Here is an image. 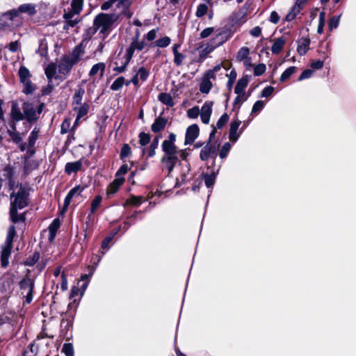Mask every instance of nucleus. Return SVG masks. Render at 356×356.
<instances>
[{
	"label": "nucleus",
	"instance_id": "f257e3e1",
	"mask_svg": "<svg viewBox=\"0 0 356 356\" xmlns=\"http://www.w3.org/2000/svg\"><path fill=\"white\" fill-rule=\"evenodd\" d=\"M10 191V217L13 222L17 223L19 221L24 222L25 216L24 213L18 214L17 211L22 209L29 204V188L22 184L13 189H8Z\"/></svg>",
	"mask_w": 356,
	"mask_h": 356
},
{
	"label": "nucleus",
	"instance_id": "f03ea898",
	"mask_svg": "<svg viewBox=\"0 0 356 356\" xmlns=\"http://www.w3.org/2000/svg\"><path fill=\"white\" fill-rule=\"evenodd\" d=\"M20 13H26L29 15H33L35 13V7L31 3H25L21 5L17 10H12L10 12L5 13L0 19V27L4 28L5 26H13V21H17V24L20 22L18 18Z\"/></svg>",
	"mask_w": 356,
	"mask_h": 356
},
{
	"label": "nucleus",
	"instance_id": "7ed1b4c3",
	"mask_svg": "<svg viewBox=\"0 0 356 356\" xmlns=\"http://www.w3.org/2000/svg\"><path fill=\"white\" fill-rule=\"evenodd\" d=\"M118 19L115 14L100 13L94 19V29L99 30L105 39L109 34L113 23Z\"/></svg>",
	"mask_w": 356,
	"mask_h": 356
},
{
	"label": "nucleus",
	"instance_id": "20e7f679",
	"mask_svg": "<svg viewBox=\"0 0 356 356\" xmlns=\"http://www.w3.org/2000/svg\"><path fill=\"white\" fill-rule=\"evenodd\" d=\"M138 37L139 33H138L136 34V39L132 41L129 47L127 49V53L124 54L123 57L121 58L122 59L123 64L120 67L118 66V68H116L120 72H124L125 70L126 67L128 65L129 62L130 61L131 58H132L135 50H142L145 47V42L139 41Z\"/></svg>",
	"mask_w": 356,
	"mask_h": 356
},
{
	"label": "nucleus",
	"instance_id": "39448f33",
	"mask_svg": "<svg viewBox=\"0 0 356 356\" xmlns=\"http://www.w3.org/2000/svg\"><path fill=\"white\" fill-rule=\"evenodd\" d=\"M83 5V0H72L71 3V10L64 14V18L70 26H75L79 22L78 15L81 11Z\"/></svg>",
	"mask_w": 356,
	"mask_h": 356
},
{
	"label": "nucleus",
	"instance_id": "423d86ee",
	"mask_svg": "<svg viewBox=\"0 0 356 356\" xmlns=\"http://www.w3.org/2000/svg\"><path fill=\"white\" fill-rule=\"evenodd\" d=\"M175 140L176 136L172 133L169 135L168 139L162 143V149L165 153L163 156H178V150L175 145Z\"/></svg>",
	"mask_w": 356,
	"mask_h": 356
},
{
	"label": "nucleus",
	"instance_id": "0eeeda50",
	"mask_svg": "<svg viewBox=\"0 0 356 356\" xmlns=\"http://www.w3.org/2000/svg\"><path fill=\"white\" fill-rule=\"evenodd\" d=\"M22 293L25 295L26 302L30 303L33 300V291L34 282L31 278L23 279L19 283Z\"/></svg>",
	"mask_w": 356,
	"mask_h": 356
},
{
	"label": "nucleus",
	"instance_id": "6e6552de",
	"mask_svg": "<svg viewBox=\"0 0 356 356\" xmlns=\"http://www.w3.org/2000/svg\"><path fill=\"white\" fill-rule=\"evenodd\" d=\"M3 171V175L7 181L6 184L7 189H13V187L17 186V184H20L15 179V170L13 166L8 165L4 167Z\"/></svg>",
	"mask_w": 356,
	"mask_h": 356
},
{
	"label": "nucleus",
	"instance_id": "1a4fd4ad",
	"mask_svg": "<svg viewBox=\"0 0 356 356\" xmlns=\"http://www.w3.org/2000/svg\"><path fill=\"white\" fill-rule=\"evenodd\" d=\"M42 106H40L39 111L37 113L35 111V107L33 104L29 102H24L23 104L22 109L24 111V118L29 122L34 121L38 118L40 113Z\"/></svg>",
	"mask_w": 356,
	"mask_h": 356
},
{
	"label": "nucleus",
	"instance_id": "9d476101",
	"mask_svg": "<svg viewBox=\"0 0 356 356\" xmlns=\"http://www.w3.org/2000/svg\"><path fill=\"white\" fill-rule=\"evenodd\" d=\"M215 79V74L213 71H208L202 79L200 90L202 93L207 94L211 89L213 84L211 79Z\"/></svg>",
	"mask_w": 356,
	"mask_h": 356
},
{
	"label": "nucleus",
	"instance_id": "9b49d317",
	"mask_svg": "<svg viewBox=\"0 0 356 356\" xmlns=\"http://www.w3.org/2000/svg\"><path fill=\"white\" fill-rule=\"evenodd\" d=\"M213 102L207 101L200 111L201 120L204 124H209L212 112Z\"/></svg>",
	"mask_w": 356,
	"mask_h": 356
},
{
	"label": "nucleus",
	"instance_id": "f8f14e48",
	"mask_svg": "<svg viewBox=\"0 0 356 356\" xmlns=\"http://www.w3.org/2000/svg\"><path fill=\"white\" fill-rule=\"evenodd\" d=\"M199 135V128L197 124H192L186 129L185 144H191Z\"/></svg>",
	"mask_w": 356,
	"mask_h": 356
},
{
	"label": "nucleus",
	"instance_id": "ddd939ff",
	"mask_svg": "<svg viewBox=\"0 0 356 356\" xmlns=\"http://www.w3.org/2000/svg\"><path fill=\"white\" fill-rule=\"evenodd\" d=\"M216 152V147L213 146L210 141L204 146V147L201 149L200 157L202 161H207L209 158L215 154Z\"/></svg>",
	"mask_w": 356,
	"mask_h": 356
},
{
	"label": "nucleus",
	"instance_id": "4468645a",
	"mask_svg": "<svg viewBox=\"0 0 356 356\" xmlns=\"http://www.w3.org/2000/svg\"><path fill=\"white\" fill-rule=\"evenodd\" d=\"M73 65L74 63L67 57H65L58 63V72L62 74L66 75L71 70Z\"/></svg>",
	"mask_w": 356,
	"mask_h": 356
},
{
	"label": "nucleus",
	"instance_id": "2eb2a0df",
	"mask_svg": "<svg viewBox=\"0 0 356 356\" xmlns=\"http://www.w3.org/2000/svg\"><path fill=\"white\" fill-rule=\"evenodd\" d=\"M106 68V65L104 63H98L94 65L89 72L88 76L90 78L95 79L96 76L100 78L103 76Z\"/></svg>",
	"mask_w": 356,
	"mask_h": 356
},
{
	"label": "nucleus",
	"instance_id": "dca6fc26",
	"mask_svg": "<svg viewBox=\"0 0 356 356\" xmlns=\"http://www.w3.org/2000/svg\"><path fill=\"white\" fill-rule=\"evenodd\" d=\"M83 188L78 186L74 188H73L72 190L70 191V192L67 193V196L65 198L64 201V205H63V209H67V207L71 202L72 199L75 197L80 195L81 192L83 191Z\"/></svg>",
	"mask_w": 356,
	"mask_h": 356
},
{
	"label": "nucleus",
	"instance_id": "f3484780",
	"mask_svg": "<svg viewBox=\"0 0 356 356\" xmlns=\"http://www.w3.org/2000/svg\"><path fill=\"white\" fill-rule=\"evenodd\" d=\"M13 248V243H6V245L3 248L1 255V263L3 267H6L8 265V259L11 254Z\"/></svg>",
	"mask_w": 356,
	"mask_h": 356
},
{
	"label": "nucleus",
	"instance_id": "a211bd4d",
	"mask_svg": "<svg viewBox=\"0 0 356 356\" xmlns=\"http://www.w3.org/2000/svg\"><path fill=\"white\" fill-rule=\"evenodd\" d=\"M286 42V38L284 36H282L278 38H275L273 40V43L271 46V51L274 54H280Z\"/></svg>",
	"mask_w": 356,
	"mask_h": 356
},
{
	"label": "nucleus",
	"instance_id": "6ab92c4d",
	"mask_svg": "<svg viewBox=\"0 0 356 356\" xmlns=\"http://www.w3.org/2000/svg\"><path fill=\"white\" fill-rule=\"evenodd\" d=\"M7 133L10 137V140L13 143L19 144L22 141L23 136L22 134L16 130V126L15 123L10 126V129H8Z\"/></svg>",
	"mask_w": 356,
	"mask_h": 356
},
{
	"label": "nucleus",
	"instance_id": "aec40b11",
	"mask_svg": "<svg viewBox=\"0 0 356 356\" xmlns=\"http://www.w3.org/2000/svg\"><path fill=\"white\" fill-rule=\"evenodd\" d=\"M161 162L165 165V167L168 169V173L170 174L175 164L178 162V156H163Z\"/></svg>",
	"mask_w": 356,
	"mask_h": 356
},
{
	"label": "nucleus",
	"instance_id": "412c9836",
	"mask_svg": "<svg viewBox=\"0 0 356 356\" xmlns=\"http://www.w3.org/2000/svg\"><path fill=\"white\" fill-rule=\"evenodd\" d=\"M241 124V121L235 120L230 124L229 129V139L233 143L236 142L240 136V133H238V129Z\"/></svg>",
	"mask_w": 356,
	"mask_h": 356
},
{
	"label": "nucleus",
	"instance_id": "4be33fe9",
	"mask_svg": "<svg viewBox=\"0 0 356 356\" xmlns=\"http://www.w3.org/2000/svg\"><path fill=\"white\" fill-rule=\"evenodd\" d=\"M10 116L15 121H20L24 118V115L21 112V109L16 102L12 103V107L10 111Z\"/></svg>",
	"mask_w": 356,
	"mask_h": 356
},
{
	"label": "nucleus",
	"instance_id": "5701e85b",
	"mask_svg": "<svg viewBox=\"0 0 356 356\" xmlns=\"http://www.w3.org/2000/svg\"><path fill=\"white\" fill-rule=\"evenodd\" d=\"M167 119L164 118H162V117H159L157 118L154 122L152 124V127H151V129L153 132L154 133H158L161 131H162L166 124H167Z\"/></svg>",
	"mask_w": 356,
	"mask_h": 356
},
{
	"label": "nucleus",
	"instance_id": "b1692460",
	"mask_svg": "<svg viewBox=\"0 0 356 356\" xmlns=\"http://www.w3.org/2000/svg\"><path fill=\"white\" fill-rule=\"evenodd\" d=\"M81 167L82 161L79 160L75 162L67 163L65 165V170L67 174L70 175L73 172H76L80 170Z\"/></svg>",
	"mask_w": 356,
	"mask_h": 356
},
{
	"label": "nucleus",
	"instance_id": "393cba45",
	"mask_svg": "<svg viewBox=\"0 0 356 356\" xmlns=\"http://www.w3.org/2000/svg\"><path fill=\"white\" fill-rule=\"evenodd\" d=\"M309 44H310V40L309 38H301L298 41V47H297V51H298V54L300 56H303V55L306 54V53L307 52V51L309 49Z\"/></svg>",
	"mask_w": 356,
	"mask_h": 356
},
{
	"label": "nucleus",
	"instance_id": "a878e982",
	"mask_svg": "<svg viewBox=\"0 0 356 356\" xmlns=\"http://www.w3.org/2000/svg\"><path fill=\"white\" fill-rule=\"evenodd\" d=\"M124 179L123 177H117L114 181L108 186L107 188V195L114 194L119 188L120 185L124 182Z\"/></svg>",
	"mask_w": 356,
	"mask_h": 356
},
{
	"label": "nucleus",
	"instance_id": "bb28decb",
	"mask_svg": "<svg viewBox=\"0 0 356 356\" xmlns=\"http://www.w3.org/2000/svg\"><path fill=\"white\" fill-rule=\"evenodd\" d=\"M85 94V90L83 87H79L74 92L73 96L72 105L74 107L80 106L82 104V99Z\"/></svg>",
	"mask_w": 356,
	"mask_h": 356
},
{
	"label": "nucleus",
	"instance_id": "cd10ccee",
	"mask_svg": "<svg viewBox=\"0 0 356 356\" xmlns=\"http://www.w3.org/2000/svg\"><path fill=\"white\" fill-rule=\"evenodd\" d=\"M83 55V50L81 48V47L78 46L76 47L74 51H72V54L68 56L67 58L71 60L74 65H75L76 63H78L81 59L82 56Z\"/></svg>",
	"mask_w": 356,
	"mask_h": 356
},
{
	"label": "nucleus",
	"instance_id": "c85d7f7f",
	"mask_svg": "<svg viewBox=\"0 0 356 356\" xmlns=\"http://www.w3.org/2000/svg\"><path fill=\"white\" fill-rule=\"evenodd\" d=\"M88 109H89V106L87 104H83L80 106L74 107V110L75 111H76V113H77L76 122H77V121L79 119H81L82 117L85 116L88 113Z\"/></svg>",
	"mask_w": 356,
	"mask_h": 356
},
{
	"label": "nucleus",
	"instance_id": "c756f323",
	"mask_svg": "<svg viewBox=\"0 0 356 356\" xmlns=\"http://www.w3.org/2000/svg\"><path fill=\"white\" fill-rule=\"evenodd\" d=\"M59 227H60V221L58 218L54 219L53 220V222L51 223V225L49 226V234H50L49 235V241H54L55 236H56V233Z\"/></svg>",
	"mask_w": 356,
	"mask_h": 356
},
{
	"label": "nucleus",
	"instance_id": "7c9ffc66",
	"mask_svg": "<svg viewBox=\"0 0 356 356\" xmlns=\"http://www.w3.org/2000/svg\"><path fill=\"white\" fill-rule=\"evenodd\" d=\"M159 100L168 106H172L175 103L170 94L162 92L158 97Z\"/></svg>",
	"mask_w": 356,
	"mask_h": 356
},
{
	"label": "nucleus",
	"instance_id": "2f4dec72",
	"mask_svg": "<svg viewBox=\"0 0 356 356\" xmlns=\"http://www.w3.org/2000/svg\"><path fill=\"white\" fill-rule=\"evenodd\" d=\"M248 84L247 80L241 79L238 81L236 86L234 89V92L237 95H244V90Z\"/></svg>",
	"mask_w": 356,
	"mask_h": 356
},
{
	"label": "nucleus",
	"instance_id": "473e14b6",
	"mask_svg": "<svg viewBox=\"0 0 356 356\" xmlns=\"http://www.w3.org/2000/svg\"><path fill=\"white\" fill-rule=\"evenodd\" d=\"M171 40L169 37L165 36L162 38L156 40L154 42H153L151 46L152 47H158L164 48L168 47L170 44Z\"/></svg>",
	"mask_w": 356,
	"mask_h": 356
},
{
	"label": "nucleus",
	"instance_id": "72a5a7b5",
	"mask_svg": "<svg viewBox=\"0 0 356 356\" xmlns=\"http://www.w3.org/2000/svg\"><path fill=\"white\" fill-rule=\"evenodd\" d=\"M250 54V49L246 47H241L236 55V60L239 62L245 60V58L249 57Z\"/></svg>",
	"mask_w": 356,
	"mask_h": 356
},
{
	"label": "nucleus",
	"instance_id": "f704fd0d",
	"mask_svg": "<svg viewBox=\"0 0 356 356\" xmlns=\"http://www.w3.org/2000/svg\"><path fill=\"white\" fill-rule=\"evenodd\" d=\"M18 74L21 82H24L30 80V72L26 67L24 66L20 67Z\"/></svg>",
	"mask_w": 356,
	"mask_h": 356
},
{
	"label": "nucleus",
	"instance_id": "c9c22d12",
	"mask_svg": "<svg viewBox=\"0 0 356 356\" xmlns=\"http://www.w3.org/2000/svg\"><path fill=\"white\" fill-rule=\"evenodd\" d=\"M57 70L56 65L51 63L45 68V74L48 79H51L56 74Z\"/></svg>",
	"mask_w": 356,
	"mask_h": 356
},
{
	"label": "nucleus",
	"instance_id": "e433bc0d",
	"mask_svg": "<svg viewBox=\"0 0 356 356\" xmlns=\"http://www.w3.org/2000/svg\"><path fill=\"white\" fill-rule=\"evenodd\" d=\"M296 71V67L294 66L289 67L287 68L281 75L280 81L284 82L288 80L290 76L294 74Z\"/></svg>",
	"mask_w": 356,
	"mask_h": 356
},
{
	"label": "nucleus",
	"instance_id": "4c0bfd02",
	"mask_svg": "<svg viewBox=\"0 0 356 356\" xmlns=\"http://www.w3.org/2000/svg\"><path fill=\"white\" fill-rule=\"evenodd\" d=\"M143 201H145V200L143 199V196L131 195L129 199L127 200L126 204L139 206Z\"/></svg>",
	"mask_w": 356,
	"mask_h": 356
},
{
	"label": "nucleus",
	"instance_id": "58836bf2",
	"mask_svg": "<svg viewBox=\"0 0 356 356\" xmlns=\"http://www.w3.org/2000/svg\"><path fill=\"white\" fill-rule=\"evenodd\" d=\"M38 133H39V131L38 129H37L36 128H35L31 133L29 137V145H28V147L29 149L32 148L34 145H35V143L36 141V140L38 139Z\"/></svg>",
	"mask_w": 356,
	"mask_h": 356
},
{
	"label": "nucleus",
	"instance_id": "ea45409f",
	"mask_svg": "<svg viewBox=\"0 0 356 356\" xmlns=\"http://www.w3.org/2000/svg\"><path fill=\"white\" fill-rule=\"evenodd\" d=\"M124 81L125 80L123 76L117 78L111 86V89L113 90H120L124 84Z\"/></svg>",
	"mask_w": 356,
	"mask_h": 356
},
{
	"label": "nucleus",
	"instance_id": "a19ab883",
	"mask_svg": "<svg viewBox=\"0 0 356 356\" xmlns=\"http://www.w3.org/2000/svg\"><path fill=\"white\" fill-rule=\"evenodd\" d=\"M208 10H209V7H208L207 4H206V3L200 4L197 6V10L195 12L196 17H203L204 15H206Z\"/></svg>",
	"mask_w": 356,
	"mask_h": 356
},
{
	"label": "nucleus",
	"instance_id": "79ce46f5",
	"mask_svg": "<svg viewBox=\"0 0 356 356\" xmlns=\"http://www.w3.org/2000/svg\"><path fill=\"white\" fill-rule=\"evenodd\" d=\"M141 81H145L149 76V72L143 67H141L136 74Z\"/></svg>",
	"mask_w": 356,
	"mask_h": 356
},
{
	"label": "nucleus",
	"instance_id": "37998d69",
	"mask_svg": "<svg viewBox=\"0 0 356 356\" xmlns=\"http://www.w3.org/2000/svg\"><path fill=\"white\" fill-rule=\"evenodd\" d=\"M216 175L215 173L204 175L205 184L208 188H210L213 186L216 180Z\"/></svg>",
	"mask_w": 356,
	"mask_h": 356
},
{
	"label": "nucleus",
	"instance_id": "c03bdc74",
	"mask_svg": "<svg viewBox=\"0 0 356 356\" xmlns=\"http://www.w3.org/2000/svg\"><path fill=\"white\" fill-rule=\"evenodd\" d=\"M15 236V227L14 225H11L8 231L6 243H13V238Z\"/></svg>",
	"mask_w": 356,
	"mask_h": 356
},
{
	"label": "nucleus",
	"instance_id": "a18cd8bd",
	"mask_svg": "<svg viewBox=\"0 0 356 356\" xmlns=\"http://www.w3.org/2000/svg\"><path fill=\"white\" fill-rule=\"evenodd\" d=\"M62 352L65 356H74V348L72 343H64Z\"/></svg>",
	"mask_w": 356,
	"mask_h": 356
},
{
	"label": "nucleus",
	"instance_id": "49530a36",
	"mask_svg": "<svg viewBox=\"0 0 356 356\" xmlns=\"http://www.w3.org/2000/svg\"><path fill=\"white\" fill-rule=\"evenodd\" d=\"M325 22V13L324 12H321L319 15V22L317 29V32L318 33H322L323 31V27Z\"/></svg>",
	"mask_w": 356,
	"mask_h": 356
},
{
	"label": "nucleus",
	"instance_id": "de8ad7c7",
	"mask_svg": "<svg viewBox=\"0 0 356 356\" xmlns=\"http://www.w3.org/2000/svg\"><path fill=\"white\" fill-rule=\"evenodd\" d=\"M92 273H91L90 275L84 274L81 276L80 282H83V284L81 286L82 293H83L86 289L90 281V277L92 275Z\"/></svg>",
	"mask_w": 356,
	"mask_h": 356
},
{
	"label": "nucleus",
	"instance_id": "09e8293b",
	"mask_svg": "<svg viewBox=\"0 0 356 356\" xmlns=\"http://www.w3.org/2000/svg\"><path fill=\"white\" fill-rule=\"evenodd\" d=\"M200 115V109L197 106H194L187 111V115L188 118L195 119Z\"/></svg>",
	"mask_w": 356,
	"mask_h": 356
},
{
	"label": "nucleus",
	"instance_id": "8fccbe9b",
	"mask_svg": "<svg viewBox=\"0 0 356 356\" xmlns=\"http://www.w3.org/2000/svg\"><path fill=\"white\" fill-rule=\"evenodd\" d=\"M230 148H231V145L229 143H225L220 149V152L219 154L220 157L221 159H225L227 156V154L230 150Z\"/></svg>",
	"mask_w": 356,
	"mask_h": 356
},
{
	"label": "nucleus",
	"instance_id": "3c124183",
	"mask_svg": "<svg viewBox=\"0 0 356 356\" xmlns=\"http://www.w3.org/2000/svg\"><path fill=\"white\" fill-rule=\"evenodd\" d=\"M102 202V197L98 195L95 197L91 204V213H95L99 207Z\"/></svg>",
	"mask_w": 356,
	"mask_h": 356
},
{
	"label": "nucleus",
	"instance_id": "603ef678",
	"mask_svg": "<svg viewBox=\"0 0 356 356\" xmlns=\"http://www.w3.org/2000/svg\"><path fill=\"white\" fill-rule=\"evenodd\" d=\"M266 67L265 64L261 63L257 65L254 68V74L255 76H260L266 72Z\"/></svg>",
	"mask_w": 356,
	"mask_h": 356
},
{
	"label": "nucleus",
	"instance_id": "864d4df0",
	"mask_svg": "<svg viewBox=\"0 0 356 356\" xmlns=\"http://www.w3.org/2000/svg\"><path fill=\"white\" fill-rule=\"evenodd\" d=\"M229 117L227 114H223L216 123V129H221L228 121Z\"/></svg>",
	"mask_w": 356,
	"mask_h": 356
},
{
	"label": "nucleus",
	"instance_id": "5fc2aeb1",
	"mask_svg": "<svg viewBox=\"0 0 356 356\" xmlns=\"http://www.w3.org/2000/svg\"><path fill=\"white\" fill-rule=\"evenodd\" d=\"M139 143L142 146L146 145L150 140V136L149 134L145 133H140L139 135Z\"/></svg>",
	"mask_w": 356,
	"mask_h": 356
},
{
	"label": "nucleus",
	"instance_id": "6e6d98bb",
	"mask_svg": "<svg viewBox=\"0 0 356 356\" xmlns=\"http://www.w3.org/2000/svg\"><path fill=\"white\" fill-rule=\"evenodd\" d=\"M22 83L24 85V92L25 93L30 94L34 91L35 87L33 86L30 80Z\"/></svg>",
	"mask_w": 356,
	"mask_h": 356
},
{
	"label": "nucleus",
	"instance_id": "4d7b16f0",
	"mask_svg": "<svg viewBox=\"0 0 356 356\" xmlns=\"http://www.w3.org/2000/svg\"><path fill=\"white\" fill-rule=\"evenodd\" d=\"M159 140L154 138L149 146V156L152 157L155 154V150L158 147Z\"/></svg>",
	"mask_w": 356,
	"mask_h": 356
},
{
	"label": "nucleus",
	"instance_id": "13d9d810",
	"mask_svg": "<svg viewBox=\"0 0 356 356\" xmlns=\"http://www.w3.org/2000/svg\"><path fill=\"white\" fill-rule=\"evenodd\" d=\"M124 56V54H119L117 57L115 58V60H114L113 62V64L115 65V67L113 68V70L114 71H116L118 72H120L118 70H117L116 68H118V67H120L121 65H122L123 64V61H122V59L120 58L122 57H123Z\"/></svg>",
	"mask_w": 356,
	"mask_h": 356
},
{
	"label": "nucleus",
	"instance_id": "bf43d9fd",
	"mask_svg": "<svg viewBox=\"0 0 356 356\" xmlns=\"http://www.w3.org/2000/svg\"><path fill=\"white\" fill-rule=\"evenodd\" d=\"M264 107V102L263 101H257L253 105L252 113H258Z\"/></svg>",
	"mask_w": 356,
	"mask_h": 356
},
{
	"label": "nucleus",
	"instance_id": "052dcab7",
	"mask_svg": "<svg viewBox=\"0 0 356 356\" xmlns=\"http://www.w3.org/2000/svg\"><path fill=\"white\" fill-rule=\"evenodd\" d=\"M131 153V148L130 147L125 144L122 146L121 152H120V157L121 159H124L127 156H128Z\"/></svg>",
	"mask_w": 356,
	"mask_h": 356
},
{
	"label": "nucleus",
	"instance_id": "680f3d73",
	"mask_svg": "<svg viewBox=\"0 0 356 356\" xmlns=\"http://www.w3.org/2000/svg\"><path fill=\"white\" fill-rule=\"evenodd\" d=\"M274 91V88L273 86L266 87L261 92L262 97H268L272 95Z\"/></svg>",
	"mask_w": 356,
	"mask_h": 356
},
{
	"label": "nucleus",
	"instance_id": "e2e57ef3",
	"mask_svg": "<svg viewBox=\"0 0 356 356\" xmlns=\"http://www.w3.org/2000/svg\"><path fill=\"white\" fill-rule=\"evenodd\" d=\"M313 74V71L312 70H304L302 74L300 75L298 80L302 81L305 79H308L312 76Z\"/></svg>",
	"mask_w": 356,
	"mask_h": 356
},
{
	"label": "nucleus",
	"instance_id": "0e129e2a",
	"mask_svg": "<svg viewBox=\"0 0 356 356\" xmlns=\"http://www.w3.org/2000/svg\"><path fill=\"white\" fill-rule=\"evenodd\" d=\"M339 23V17H333L329 22V26L330 29H336Z\"/></svg>",
	"mask_w": 356,
	"mask_h": 356
},
{
	"label": "nucleus",
	"instance_id": "69168bd1",
	"mask_svg": "<svg viewBox=\"0 0 356 356\" xmlns=\"http://www.w3.org/2000/svg\"><path fill=\"white\" fill-rule=\"evenodd\" d=\"M184 58H185V56L183 54H181V53H179L175 55L174 63L177 66H180V65H181L182 62Z\"/></svg>",
	"mask_w": 356,
	"mask_h": 356
},
{
	"label": "nucleus",
	"instance_id": "338daca9",
	"mask_svg": "<svg viewBox=\"0 0 356 356\" xmlns=\"http://www.w3.org/2000/svg\"><path fill=\"white\" fill-rule=\"evenodd\" d=\"M213 31H214V28H213V27L207 28L201 32L200 37L202 38H207L211 35V33L213 32Z\"/></svg>",
	"mask_w": 356,
	"mask_h": 356
},
{
	"label": "nucleus",
	"instance_id": "774afa93",
	"mask_svg": "<svg viewBox=\"0 0 356 356\" xmlns=\"http://www.w3.org/2000/svg\"><path fill=\"white\" fill-rule=\"evenodd\" d=\"M156 33H157V30L152 29L147 33V35L145 36V38L149 41H152L156 38Z\"/></svg>",
	"mask_w": 356,
	"mask_h": 356
}]
</instances>
